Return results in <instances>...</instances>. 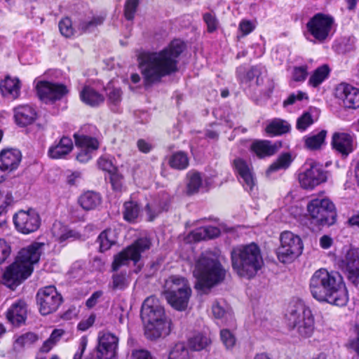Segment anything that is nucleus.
<instances>
[{
    "instance_id": "obj_6",
    "label": "nucleus",
    "mask_w": 359,
    "mask_h": 359,
    "mask_svg": "<svg viewBox=\"0 0 359 359\" xmlns=\"http://www.w3.org/2000/svg\"><path fill=\"white\" fill-rule=\"evenodd\" d=\"M231 260L236 273L248 279L254 277L264 264L261 250L255 243L233 247Z\"/></svg>"
},
{
    "instance_id": "obj_51",
    "label": "nucleus",
    "mask_w": 359,
    "mask_h": 359,
    "mask_svg": "<svg viewBox=\"0 0 359 359\" xmlns=\"http://www.w3.org/2000/svg\"><path fill=\"white\" fill-rule=\"evenodd\" d=\"M203 18L207 25L208 32H213L217 29L219 22L215 14L205 13L203 14Z\"/></svg>"
},
{
    "instance_id": "obj_31",
    "label": "nucleus",
    "mask_w": 359,
    "mask_h": 359,
    "mask_svg": "<svg viewBox=\"0 0 359 359\" xmlns=\"http://www.w3.org/2000/svg\"><path fill=\"white\" fill-rule=\"evenodd\" d=\"M81 100L88 105L96 107L104 102V96L93 88L86 86L80 93Z\"/></svg>"
},
{
    "instance_id": "obj_43",
    "label": "nucleus",
    "mask_w": 359,
    "mask_h": 359,
    "mask_svg": "<svg viewBox=\"0 0 359 359\" xmlns=\"http://www.w3.org/2000/svg\"><path fill=\"white\" fill-rule=\"evenodd\" d=\"M111 287L113 290H123L129 285V278L126 273H117L112 276Z\"/></svg>"
},
{
    "instance_id": "obj_23",
    "label": "nucleus",
    "mask_w": 359,
    "mask_h": 359,
    "mask_svg": "<svg viewBox=\"0 0 359 359\" xmlns=\"http://www.w3.org/2000/svg\"><path fill=\"white\" fill-rule=\"evenodd\" d=\"M21 83L18 78L6 76L0 83L2 95L8 99L15 100L20 95Z\"/></svg>"
},
{
    "instance_id": "obj_54",
    "label": "nucleus",
    "mask_w": 359,
    "mask_h": 359,
    "mask_svg": "<svg viewBox=\"0 0 359 359\" xmlns=\"http://www.w3.org/2000/svg\"><path fill=\"white\" fill-rule=\"evenodd\" d=\"M220 337L223 344L227 348H232L236 343L235 337L229 330H222L220 332Z\"/></svg>"
},
{
    "instance_id": "obj_20",
    "label": "nucleus",
    "mask_w": 359,
    "mask_h": 359,
    "mask_svg": "<svg viewBox=\"0 0 359 359\" xmlns=\"http://www.w3.org/2000/svg\"><path fill=\"white\" fill-rule=\"evenodd\" d=\"M347 278L354 285L359 284V252L355 250L347 252L344 260Z\"/></svg>"
},
{
    "instance_id": "obj_37",
    "label": "nucleus",
    "mask_w": 359,
    "mask_h": 359,
    "mask_svg": "<svg viewBox=\"0 0 359 359\" xmlns=\"http://www.w3.org/2000/svg\"><path fill=\"white\" fill-rule=\"evenodd\" d=\"M52 233L57 241L62 243L70 238H76V233L69 229L60 222H55L52 229Z\"/></svg>"
},
{
    "instance_id": "obj_35",
    "label": "nucleus",
    "mask_w": 359,
    "mask_h": 359,
    "mask_svg": "<svg viewBox=\"0 0 359 359\" xmlns=\"http://www.w3.org/2000/svg\"><path fill=\"white\" fill-rule=\"evenodd\" d=\"M74 137L76 146L80 149L95 151L99 147V142L95 137L79 133H75Z\"/></svg>"
},
{
    "instance_id": "obj_7",
    "label": "nucleus",
    "mask_w": 359,
    "mask_h": 359,
    "mask_svg": "<svg viewBox=\"0 0 359 359\" xmlns=\"http://www.w3.org/2000/svg\"><path fill=\"white\" fill-rule=\"evenodd\" d=\"M287 325L296 329L297 332L304 338L310 337L314 331V317L311 309L301 300L290 304L285 314Z\"/></svg>"
},
{
    "instance_id": "obj_28",
    "label": "nucleus",
    "mask_w": 359,
    "mask_h": 359,
    "mask_svg": "<svg viewBox=\"0 0 359 359\" xmlns=\"http://www.w3.org/2000/svg\"><path fill=\"white\" fill-rule=\"evenodd\" d=\"M278 149V147L269 140H256L250 146V150L260 158L275 154Z\"/></svg>"
},
{
    "instance_id": "obj_9",
    "label": "nucleus",
    "mask_w": 359,
    "mask_h": 359,
    "mask_svg": "<svg viewBox=\"0 0 359 359\" xmlns=\"http://www.w3.org/2000/svg\"><path fill=\"white\" fill-rule=\"evenodd\" d=\"M280 245L277 249V257L282 263H290L302 254L303 245L301 238L290 231H284L280 236Z\"/></svg>"
},
{
    "instance_id": "obj_55",
    "label": "nucleus",
    "mask_w": 359,
    "mask_h": 359,
    "mask_svg": "<svg viewBox=\"0 0 359 359\" xmlns=\"http://www.w3.org/2000/svg\"><path fill=\"white\" fill-rule=\"evenodd\" d=\"M11 252L10 245L4 239L0 238V264L6 260Z\"/></svg>"
},
{
    "instance_id": "obj_3",
    "label": "nucleus",
    "mask_w": 359,
    "mask_h": 359,
    "mask_svg": "<svg viewBox=\"0 0 359 359\" xmlns=\"http://www.w3.org/2000/svg\"><path fill=\"white\" fill-rule=\"evenodd\" d=\"M43 247V243H34L21 249L15 261L4 271L2 283L6 287L14 290L27 278L32 273L33 265L39 262Z\"/></svg>"
},
{
    "instance_id": "obj_2",
    "label": "nucleus",
    "mask_w": 359,
    "mask_h": 359,
    "mask_svg": "<svg viewBox=\"0 0 359 359\" xmlns=\"http://www.w3.org/2000/svg\"><path fill=\"white\" fill-rule=\"evenodd\" d=\"M310 292L314 299L338 306H345L348 294L340 276L325 269L317 270L309 283Z\"/></svg>"
},
{
    "instance_id": "obj_22",
    "label": "nucleus",
    "mask_w": 359,
    "mask_h": 359,
    "mask_svg": "<svg viewBox=\"0 0 359 359\" xmlns=\"http://www.w3.org/2000/svg\"><path fill=\"white\" fill-rule=\"evenodd\" d=\"M262 73V68L259 66L252 67L248 72H245L243 67H240L236 71L237 77L241 83L248 86H251V83L255 79L257 86L262 85L263 83Z\"/></svg>"
},
{
    "instance_id": "obj_34",
    "label": "nucleus",
    "mask_w": 359,
    "mask_h": 359,
    "mask_svg": "<svg viewBox=\"0 0 359 359\" xmlns=\"http://www.w3.org/2000/svg\"><path fill=\"white\" fill-rule=\"evenodd\" d=\"M97 242L100 245V251L105 252L116 243L115 231L111 229L103 231L98 236Z\"/></svg>"
},
{
    "instance_id": "obj_13",
    "label": "nucleus",
    "mask_w": 359,
    "mask_h": 359,
    "mask_svg": "<svg viewBox=\"0 0 359 359\" xmlns=\"http://www.w3.org/2000/svg\"><path fill=\"white\" fill-rule=\"evenodd\" d=\"M36 301L40 313L46 316L57 310L62 302V297L55 286L48 285L38 290Z\"/></svg>"
},
{
    "instance_id": "obj_24",
    "label": "nucleus",
    "mask_w": 359,
    "mask_h": 359,
    "mask_svg": "<svg viewBox=\"0 0 359 359\" xmlns=\"http://www.w3.org/2000/svg\"><path fill=\"white\" fill-rule=\"evenodd\" d=\"M14 117L16 123L22 127L32 124L36 118L35 109L29 105H20L15 108Z\"/></svg>"
},
{
    "instance_id": "obj_44",
    "label": "nucleus",
    "mask_w": 359,
    "mask_h": 359,
    "mask_svg": "<svg viewBox=\"0 0 359 359\" xmlns=\"http://www.w3.org/2000/svg\"><path fill=\"white\" fill-rule=\"evenodd\" d=\"M211 343V340L207 336L198 334L189 340V346L194 351H201L205 348Z\"/></svg>"
},
{
    "instance_id": "obj_40",
    "label": "nucleus",
    "mask_w": 359,
    "mask_h": 359,
    "mask_svg": "<svg viewBox=\"0 0 359 359\" xmlns=\"http://www.w3.org/2000/svg\"><path fill=\"white\" fill-rule=\"evenodd\" d=\"M124 210L123 215L125 220L133 222L138 217L140 208L137 202L129 201L125 202L123 205Z\"/></svg>"
},
{
    "instance_id": "obj_52",
    "label": "nucleus",
    "mask_w": 359,
    "mask_h": 359,
    "mask_svg": "<svg viewBox=\"0 0 359 359\" xmlns=\"http://www.w3.org/2000/svg\"><path fill=\"white\" fill-rule=\"evenodd\" d=\"M308 75V67L306 65L295 67L292 73V78L294 81H304Z\"/></svg>"
},
{
    "instance_id": "obj_10",
    "label": "nucleus",
    "mask_w": 359,
    "mask_h": 359,
    "mask_svg": "<svg viewBox=\"0 0 359 359\" xmlns=\"http://www.w3.org/2000/svg\"><path fill=\"white\" fill-rule=\"evenodd\" d=\"M151 242L146 238L137 239L132 245L114 255L111 264L112 271H116L121 266H126L130 261L136 264L141 257V254L149 250Z\"/></svg>"
},
{
    "instance_id": "obj_19",
    "label": "nucleus",
    "mask_w": 359,
    "mask_h": 359,
    "mask_svg": "<svg viewBox=\"0 0 359 359\" xmlns=\"http://www.w3.org/2000/svg\"><path fill=\"white\" fill-rule=\"evenodd\" d=\"M331 144L332 149L343 156H347L353 152L355 147L353 136L343 132L333 133Z\"/></svg>"
},
{
    "instance_id": "obj_63",
    "label": "nucleus",
    "mask_w": 359,
    "mask_h": 359,
    "mask_svg": "<svg viewBox=\"0 0 359 359\" xmlns=\"http://www.w3.org/2000/svg\"><path fill=\"white\" fill-rule=\"evenodd\" d=\"M103 292L100 290L96 291L87 299L86 305L88 308L93 307L97 302L99 299L102 296Z\"/></svg>"
},
{
    "instance_id": "obj_26",
    "label": "nucleus",
    "mask_w": 359,
    "mask_h": 359,
    "mask_svg": "<svg viewBox=\"0 0 359 359\" xmlns=\"http://www.w3.org/2000/svg\"><path fill=\"white\" fill-rule=\"evenodd\" d=\"M6 316L13 325H20L25 321L27 317L26 304L22 300H18L12 304L8 310Z\"/></svg>"
},
{
    "instance_id": "obj_11",
    "label": "nucleus",
    "mask_w": 359,
    "mask_h": 359,
    "mask_svg": "<svg viewBox=\"0 0 359 359\" xmlns=\"http://www.w3.org/2000/svg\"><path fill=\"white\" fill-rule=\"evenodd\" d=\"M327 179V171L323 165L316 162L306 163L305 168L300 172L298 180L302 188L311 190L320 184L325 182Z\"/></svg>"
},
{
    "instance_id": "obj_15",
    "label": "nucleus",
    "mask_w": 359,
    "mask_h": 359,
    "mask_svg": "<svg viewBox=\"0 0 359 359\" xmlns=\"http://www.w3.org/2000/svg\"><path fill=\"white\" fill-rule=\"evenodd\" d=\"M22 160V154L15 149H3L0 152V183L5 178L6 173L16 170Z\"/></svg>"
},
{
    "instance_id": "obj_33",
    "label": "nucleus",
    "mask_w": 359,
    "mask_h": 359,
    "mask_svg": "<svg viewBox=\"0 0 359 359\" xmlns=\"http://www.w3.org/2000/svg\"><path fill=\"white\" fill-rule=\"evenodd\" d=\"M187 194L190 196L197 194L202 187L201 174L197 171L191 170L187 174Z\"/></svg>"
},
{
    "instance_id": "obj_47",
    "label": "nucleus",
    "mask_w": 359,
    "mask_h": 359,
    "mask_svg": "<svg viewBox=\"0 0 359 359\" xmlns=\"http://www.w3.org/2000/svg\"><path fill=\"white\" fill-rule=\"evenodd\" d=\"M39 339L38 336L33 332L25 333L15 340V344L20 347L29 346Z\"/></svg>"
},
{
    "instance_id": "obj_32",
    "label": "nucleus",
    "mask_w": 359,
    "mask_h": 359,
    "mask_svg": "<svg viewBox=\"0 0 359 359\" xmlns=\"http://www.w3.org/2000/svg\"><path fill=\"white\" fill-rule=\"evenodd\" d=\"M290 128V123L280 118H274L268 123L265 131L270 136H277L288 133Z\"/></svg>"
},
{
    "instance_id": "obj_29",
    "label": "nucleus",
    "mask_w": 359,
    "mask_h": 359,
    "mask_svg": "<svg viewBox=\"0 0 359 359\" xmlns=\"http://www.w3.org/2000/svg\"><path fill=\"white\" fill-rule=\"evenodd\" d=\"M102 202V198L99 194L88 191L81 194L78 198V203L85 210L89 211L95 210Z\"/></svg>"
},
{
    "instance_id": "obj_50",
    "label": "nucleus",
    "mask_w": 359,
    "mask_h": 359,
    "mask_svg": "<svg viewBox=\"0 0 359 359\" xmlns=\"http://www.w3.org/2000/svg\"><path fill=\"white\" fill-rule=\"evenodd\" d=\"M138 4V0H126L124 14L127 20H131L134 18Z\"/></svg>"
},
{
    "instance_id": "obj_48",
    "label": "nucleus",
    "mask_w": 359,
    "mask_h": 359,
    "mask_svg": "<svg viewBox=\"0 0 359 359\" xmlns=\"http://www.w3.org/2000/svg\"><path fill=\"white\" fill-rule=\"evenodd\" d=\"M314 123L312 115L309 112H304L297 121V128L299 130L304 131Z\"/></svg>"
},
{
    "instance_id": "obj_45",
    "label": "nucleus",
    "mask_w": 359,
    "mask_h": 359,
    "mask_svg": "<svg viewBox=\"0 0 359 359\" xmlns=\"http://www.w3.org/2000/svg\"><path fill=\"white\" fill-rule=\"evenodd\" d=\"M168 359H189V350L184 344H176L170 351Z\"/></svg>"
},
{
    "instance_id": "obj_21",
    "label": "nucleus",
    "mask_w": 359,
    "mask_h": 359,
    "mask_svg": "<svg viewBox=\"0 0 359 359\" xmlns=\"http://www.w3.org/2000/svg\"><path fill=\"white\" fill-rule=\"evenodd\" d=\"M233 165L243 180V187L248 192H251L255 186V180L253 173L245 161L236 158L233 161Z\"/></svg>"
},
{
    "instance_id": "obj_12",
    "label": "nucleus",
    "mask_w": 359,
    "mask_h": 359,
    "mask_svg": "<svg viewBox=\"0 0 359 359\" xmlns=\"http://www.w3.org/2000/svg\"><path fill=\"white\" fill-rule=\"evenodd\" d=\"M334 23L330 15L319 13L314 15L306 23V35L309 34L320 42H324L328 37Z\"/></svg>"
},
{
    "instance_id": "obj_18",
    "label": "nucleus",
    "mask_w": 359,
    "mask_h": 359,
    "mask_svg": "<svg viewBox=\"0 0 359 359\" xmlns=\"http://www.w3.org/2000/svg\"><path fill=\"white\" fill-rule=\"evenodd\" d=\"M335 96L341 100L346 108L359 107V89L351 85L345 83L339 84L335 88Z\"/></svg>"
},
{
    "instance_id": "obj_39",
    "label": "nucleus",
    "mask_w": 359,
    "mask_h": 359,
    "mask_svg": "<svg viewBox=\"0 0 359 359\" xmlns=\"http://www.w3.org/2000/svg\"><path fill=\"white\" fill-rule=\"evenodd\" d=\"M330 74V68L327 65H324L317 68L309 80V84L316 88L321 84Z\"/></svg>"
},
{
    "instance_id": "obj_57",
    "label": "nucleus",
    "mask_w": 359,
    "mask_h": 359,
    "mask_svg": "<svg viewBox=\"0 0 359 359\" xmlns=\"http://www.w3.org/2000/svg\"><path fill=\"white\" fill-rule=\"evenodd\" d=\"M206 230L204 227L195 229L189 234V238L194 241H201L207 239Z\"/></svg>"
},
{
    "instance_id": "obj_53",
    "label": "nucleus",
    "mask_w": 359,
    "mask_h": 359,
    "mask_svg": "<svg viewBox=\"0 0 359 359\" xmlns=\"http://www.w3.org/2000/svg\"><path fill=\"white\" fill-rule=\"evenodd\" d=\"M108 90L107 97L109 102L114 104L117 105L121 101L122 92L119 88H110L109 86L106 88Z\"/></svg>"
},
{
    "instance_id": "obj_49",
    "label": "nucleus",
    "mask_w": 359,
    "mask_h": 359,
    "mask_svg": "<svg viewBox=\"0 0 359 359\" xmlns=\"http://www.w3.org/2000/svg\"><path fill=\"white\" fill-rule=\"evenodd\" d=\"M59 29L61 34L67 38L72 36L74 34L72 21L68 18H63L60 21Z\"/></svg>"
},
{
    "instance_id": "obj_27",
    "label": "nucleus",
    "mask_w": 359,
    "mask_h": 359,
    "mask_svg": "<svg viewBox=\"0 0 359 359\" xmlns=\"http://www.w3.org/2000/svg\"><path fill=\"white\" fill-rule=\"evenodd\" d=\"M73 149V142L71 138L64 136L55 145L48 149V155L51 158H62L67 156Z\"/></svg>"
},
{
    "instance_id": "obj_59",
    "label": "nucleus",
    "mask_w": 359,
    "mask_h": 359,
    "mask_svg": "<svg viewBox=\"0 0 359 359\" xmlns=\"http://www.w3.org/2000/svg\"><path fill=\"white\" fill-rule=\"evenodd\" d=\"M87 344L88 338L86 337H82L79 341L78 351L74 355V359H82V356L86 349Z\"/></svg>"
},
{
    "instance_id": "obj_16",
    "label": "nucleus",
    "mask_w": 359,
    "mask_h": 359,
    "mask_svg": "<svg viewBox=\"0 0 359 359\" xmlns=\"http://www.w3.org/2000/svg\"><path fill=\"white\" fill-rule=\"evenodd\" d=\"M118 337L111 333H104L99 337L95 355L99 359H115L117 355Z\"/></svg>"
},
{
    "instance_id": "obj_64",
    "label": "nucleus",
    "mask_w": 359,
    "mask_h": 359,
    "mask_svg": "<svg viewBox=\"0 0 359 359\" xmlns=\"http://www.w3.org/2000/svg\"><path fill=\"white\" fill-rule=\"evenodd\" d=\"M98 166L100 169L104 171H107L109 172H111L114 169V165L111 163V161L104 158H100L98 160L97 162Z\"/></svg>"
},
{
    "instance_id": "obj_46",
    "label": "nucleus",
    "mask_w": 359,
    "mask_h": 359,
    "mask_svg": "<svg viewBox=\"0 0 359 359\" xmlns=\"http://www.w3.org/2000/svg\"><path fill=\"white\" fill-rule=\"evenodd\" d=\"M104 22V18L102 16H94L89 20H85L79 24V29L83 32H91L97 26L100 25Z\"/></svg>"
},
{
    "instance_id": "obj_38",
    "label": "nucleus",
    "mask_w": 359,
    "mask_h": 359,
    "mask_svg": "<svg viewBox=\"0 0 359 359\" xmlns=\"http://www.w3.org/2000/svg\"><path fill=\"white\" fill-rule=\"evenodd\" d=\"M169 165L176 170H184L189 165V158L184 151L174 153L169 158Z\"/></svg>"
},
{
    "instance_id": "obj_41",
    "label": "nucleus",
    "mask_w": 359,
    "mask_h": 359,
    "mask_svg": "<svg viewBox=\"0 0 359 359\" xmlns=\"http://www.w3.org/2000/svg\"><path fill=\"white\" fill-rule=\"evenodd\" d=\"M292 161V156L289 153L283 154L269 166L267 173L286 170L290 167Z\"/></svg>"
},
{
    "instance_id": "obj_62",
    "label": "nucleus",
    "mask_w": 359,
    "mask_h": 359,
    "mask_svg": "<svg viewBox=\"0 0 359 359\" xmlns=\"http://www.w3.org/2000/svg\"><path fill=\"white\" fill-rule=\"evenodd\" d=\"M93 152L88 149H80V151L76 156V159L81 163H86L91 159Z\"/></svg>"
},
{
    "instance_id": "obj_17",
    "label": "nucleus",
    "mask_w": 359,
    "mask_h": 359,
    "mask_svg": "<svg viewBox=\"0 0 359 359\" xmlns=\"http://www.w3.org/2000/svg\"><path fill=\"white\" fill-rule=\"evenodd\" d=\"M36 88L41 99L51 101L60 100L68 93L65 85L48 81H39Z\"/></svg>"
},
{
    "instance_id": "obj_25",
    "label": "nucleus",
    "mask_w": 359,
    "mask_h": 359,
    "mask_svg": "<svg viewBox=\"0 0 359 359\" xmlns=\"http://www.w3.org/2000/svg\"><path fill=\"white\" fill-rule=\"evenodd\" d=\"M188 290L191 289L186 278L178 276H172L165 281L164 295L166 297L169 295L177 294V292L187 291Z\"/></svg>"
},
{
    "instance_id": "obj_42",
    "label": "nucleus",
    "mask_w": 359,
    "mask_h": 359,
    "mask_svg": "<svg viewBox=\"0 0 359 359\" xmlns=\"http://www.w3.org/2000/svg\"><path fill=\"white\" fill-rule=\"evenodd\" d=\"M168 204L163 201H154L148 203L145 207V211L149 217V220L152 221L158 214L167 210Z\"/></svg>"
},
{
    "instance_id": "obj_14",
    "label": "nucleus",
    "mask_w": 359,
    "mask_h": 359,
    "mask_svg": "<svg viewBox=\"0 0 359 359\" xmlns=\"http://www.w3.org/2000/svg\"><path fill=\"white\" fill-rule=\"evenodd\" d=\"M13 222L17 230L24 234L36 231L41 224L39 214L33 209L20 210L13 216Z\"/></svg>"
},
{
    "instance_id": "obj_30",
    "label": "nucleus",
    "mask_w": 359,
    "mask_h": 359,
    "mask_svg": "<svg viewBox=\"0 0 359 359\" xmlns=\"http://www.w3.org/2000/svg\"><path fill=\"white\" fill-rule=\"evenodd\" d=\"M191 294V290L181 291L165 297L172 307L178 311H184L188 306V302Z\"/></svg>"
},
{
    "instance_id": "obj_8",
    "label": "nucleus",
    "mask_w": 359,
    "mask_h": 359,
    "mask_svg": "<svg viewBox=\"0 0 359 359\" xmlns=\"http://www.w3.org/2000/svg\"><path fill=\"white\" fill-rule=\"evenodd\" d=\"M311 222L317 226H330L336 222L334 203L328 198H314L307 205Z\"/></svg>"
},
{
    "instance_id": "obj_58",
    "label": "nucleus",
    "mask_w": 359,
    "mask_h": 359,
    "mask_svg": "<svg viewBox=\"0 0 359 359\" xmlns=\"http://www.w3.org/2000/svg\"><path fill=\"white\" fill-rule=\"evenodd\" d=\"M131 359H155L150 353L146 350H133L131 354Z\"/></svg>"
},
{
    "instance_id": "obj_1",
    "label": "nucleus",
    "mask_w": 359,
    "mask_h": 359,
    "mask_svg": "<svg viewBox=\"0 0 359 359\" xmlns=\"http://www.w3.org/2000/svg\"><path fill=\"white\" fill-rule=\"evenodd\" d=\"M184 48V43L175 39L161 51L141 54L139 56L140 67L145 85L158 82L163 77L175 72L177 70V59Z\"/></svg>"
},
{
    "instance_id": "obj_4",
    "label": "nucleus",
    "mask_w": 359,
    "mask_h": 359,
    "mask_svg": "<svg viewBox=\"0 0 359 359\" xmlns=\"http://www.w3.org/2000/svg\"><path fill=\"white\" fill-rule=\"evenodd\" d=\"M193 276L196 280V289L208 292L223 282L226 277V270L214 253L205 251L196 259Z\"/></svg>"
},
{
    "instance_id": "obj_36",
    "label": "nucleus",
    "mask_w": 359,
    "mask_h": 359,
    "mask_svg": "<svg viewBox=\"0 0 359 359\" xmlns=\"http://www.w3.org/2000/svg\"><path fill=\"white\" fill-rule=\"evenodd\" d=\"M327 135V130H322L317 134H311L304 137V145L310 150H317L320 149L321 146L325 143Z\"/></svg>"
},
{
    "instance_id": "obj_56",
    "label": "nucleus",
    "mask_w": 359,
    "mask_h": 359,
    "mask_svg": "<svg viewBox=\"0 0 359 359\" xmlns=\"http://www.w3.org/2000/svg\"><path fill=\"white\" fill-rule=\"evenodd\" d=\"M238 29L243 36H246L255 29V25L250 20H243L239 24Z\"/></svg>"
},
{
    "instance_id": "obj_61",
    "label": "nucleus",
    "mask_w": 359,
    "mask_h": 359,
    "mask_svg": "<svg viewBox=\"0 0 359 359\" xmlns=\"http://www.w3.org/2000/svg\"><path fill=\"white\" fill-rule=\"evenodd\" d=\"M304 97H306V94L302 91H299L297 94L292 93L283 102V105L285 107L292 104L296 100H302Z\"/></svg>"
},
{
    "instance_id": "obj_60",
    "label": "nucleus",
    "mask_w": 359,
    "mask_h": 359,
    "mask_svg": "<svg viewBox=\"0 0 359 359\" xmlns=\"http://www.w3.org/2000/svg\"><path fill=\"white\" fill-rule=\"evenodd\" d=\"M95 316L92 314L87 319L82 320L78 324V329L81 331L87 330L95 323Z\"/></svg>"
},
{
    "instance_id": "obj_5",
    "label": "nucleus",
    "mask_w": 359,
    "mask_h": 359,
    "mask_svg": "<svg viewBox=\"0 0 359 359\" xmlns=\"http://www.w3.org/2000/svg\"><path fill=\"white\" fill-rule=\"evenodd\" d=\"M141 318L145 323V335L154 340L170 332V321L165 315L163 307L157 298L147 297L142 304Z\"/></svg>"
}]
</instances>
